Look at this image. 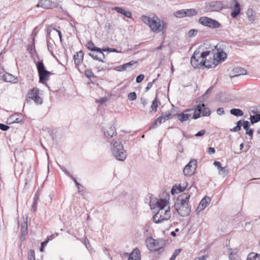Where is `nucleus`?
I'll list each match as a JSON object with an SVG mask.
<instances>
[{
  "mask_svg": "<svg viewBox=\"0 0 260 260\" xmlns=\"http://www.w3.org/2000/svg\"><path fill=\"white\" fill-rule=\"evenodd\" d=\"M168 202L167 199H155L151 201L150 207L152 208L157 207V212L153 215V221L156 223H160L170 219L171 216L170 207L168 206Z\"/></svg>",
  "mask_w": 260,
  "mask_h": 260,
  "instance_id": "obj_1",
  "label": "nucleus"
},
{
  "mask_svg": "<svg viewBox=\"0 0 260 260\" xmlns=\"http://www.w3.org/2000/svg\"><path fill=\"white\" fill-rule=\"evenodd\" d=\"M190 196L188 193H182L179 197L178 202L174 205L175 210L182 217L187 216L191 212V208L188 204Z\"/></svg>",
  "mask_w": 260,
  "mask_h": 260,
  "instance_id": "obj_2",
  "label": "nucleus"
},
{
  "mask_svg": "<svg viewBox=\"0 0 260 260\" xmlns=\"http://www.w3.org/2000/svg\"><path fill=\"white\" fill-rule=\"evenodd\" d=\"M111 144L112 145V152L115 158L120 161L124 160L126 157V152L123 149L121 141L120 140H113Z\"/></svg>",
  "mask_w": 260,
  "mask_h": 260,
  "instance_id": "obj_3",
  "label": "nucleus"
},
{
  "mask_svg": "<svg viewBox=\"0 0 260 260\" xmlns=\"http://www.w3.org/2000/svg\"><path fill=\"white\" fill-rule=\"evenodd\" d=\"M212 52L210 51H203L200 54L199 51L196 50L191 57L190 63L194 68H201L203 66V59L206 58Z\"/></svg>",
  "mask_w": 260,
  "mask_h": 260,
  "instance_id": "obj_4",
  "label": "nucleus"
},
{
  "mask_svg": "<svg viewBox=\"0 0 260 260\" xmlns=\"http://www.w3.org/2000/svg\"><path fill=\"white\" fill-rule=\"evenodd\" d=\"M37 6L46 9L56 8L58 12H62V15L71 16L61 6H58L57 0H39Z\"/></svg>",
  "mask_w": 260,
  "mask_h": 260,
  "instance_id": "obj_5",
  "label": "nucleus"
},
{
  "mask_svg": "<svg viewBox=\"0 0 260 260\" xmlns=\"http://www.w3.org/2000/svg\"><path fill=\"white\" fill-rule=\"evenodd\" d=\"M144 22H148L151 29L155 32L162 31L164 27L163 21L158 17H142Z\"/></svg>",
  "mask_w": 260,
  "mask_h": 260,
  "instance_id": "obj_6",
  "label": "nucleus"
},
{
  "mask_svg": "<svg viewBox=\"0 0 260 260\" xmlns=\"http://www.w3.org/2000/svg\"><path fill=\"white\" fill-rule=\"evenodd\" d=\"M36 67L39 74V82L41 83H45L52 73L46 70L42 61H38L36 63Z\"/></svg>",
  "mask_w": 260,
  "mask_h": 260,
  "instance_id": "obj_7",
  "label": "nucleus"
},
{
  "mask_svg": "<svg viewBox=\"0 0 260 260\" xmlns=\"http://www.w3.org/2000/svg\"><path fill=\"white\" fill-rule=\"evenodd\" d=\"M145 243L147 248L151 251H156L162 250L164 243L162 240H155L149 237L146 239Z\"/></svg>",
  "mask_w": 260,
  "mask_h": 260,
  "instance_id": "obj_8",
  "label": "nucleus"
},
{
  "mask_svg": "<svg viewBox=\"0 0 260 260\" xmlns=\"http://www.w3.org/2000/svg\"><path fill=\"white\" fill-rule=\"evenodd\" d=\"M206 51L212 52V54H209V56H207L209 57L208 59L207 58L203 59L202 64H203V66L208 69L216 67L218 64V61L216 60L215 58L214 50L212 49V50H207Z\"/></svg>",
  "mask_w": 260,
  "mask_h": 260,
  "instance_id": "obj_9",
  "label": "nucleus"
},
{
  "mask_svg": "<svg viewBox=\"0 0 260 260\" xmlns=\"http://www.w3.org/2000/svg\"><path fill=\"white\" fill-rule=\"evenodd\" d=\"M199 21L202 25L211 28H218L220 26V23L217 21L209 17H200Z\"/></svg>",
  "mask_w": 260,
  "mask_h": 260,
  "instance_id": "obj_10",
  "label": "nucleus"
},
{
  "mask_svg": "<svg viewBox=\"0 0 260 260\" xmlns=\"http://www.w3.org/2000/svg\"><path fill=\"white\" fill-rule=\"evenodd\" d=\"M171 113L170 112H167L165 113H162L161 115L159 116L150 126L149 129L155 128L158 125L164 123L166 121L171 118Z\"/></svg>",
  "mask_w": 260,
  "mask_h": 260,
  "instance_id": "obj_11",
  "label": "nucleus"
},
{
  "mask_svg": "<svg viewBox=\"0 0 260 260\" xmlns=\"http://www.w3.org/2000/svg\"><path fill=\"white\" fill-rule=\"evenodd\" d=\"M197 161L195 159L190 160L183 169V173L185 176H190L196 170Z\"/></svg>",
  "mask_w": 260,
  "mask_h": 260,
  "instance_id": "obj_12",
  "label": "nucleus"
},
{
  "mask_svg": "<svg viewBox=\"0 0 260 260\" xmlns=\"http://www.w3.org/2000/svg\"><path fill=\"white\" fill-rule=\"evenodd\" d=\"M198 14V11L194 9H182L177 11L174 12L173 13L174 16H194Z\"/></svg>",
  "mask_w": 260,
  "mask_h": 260,
  "instance_id": "obj_13",
  "label": "nucleus"
},
{
  "mask_svg": "<svg viewBox=\"0 0 260 260\" xmlns=\"http://www.w3.org/2000/svg\"><path fill=\"white\" fill-rule=\"evenodd\" d=\"M230 8L232 10L231 16H238L241 12L240 3L237 0H232L230 3Z\"/></svg>",
  "mask_w": 260,
  "mask_h": 260,
  "instance_id": "obj_14",
  "label": "nucleus"
},
{
  "mask_svg": "<svg viewBox=\"0 0 260 260\" xmlns=\"http://www.w3.org/2000/svg\"><path fill=\"white\" fill-rule=\"evenodd\" d=\"M28 98L34 101L37 104H41L42 100L39 96V90L38 88H33L30 90L28 94Z\"/></svg>",
  "mask_w": 260,
  "mask_h": 260,
  "instance_id": "obj_15",
  "label": "nucleus"
},
{
  "mask_svg": "<svg viewBox=\"0 0 260 260\" xmlns=\"http://www.w3.org/2000/svg\"><path fill=\"white\" fill-rule=\"evenodd\" d=\"M215 49L217 51V52L215 54V58L216 60L218 61V63L220 61L222 60H224L227 57V54L223 51L222 49L221 48V45L219 44H217L216 46H214Z\"/></svg>",
  "mask_w": 260,
  "mask_h": 260,
  "instance_id": "obj_16",
  "label": "nucleus"
},
{
  "mask_svg": "<svg viewBox=\"0 0 260 260\" xmlns=\"http://www.w3.org/2000/svg\"><path fill=\"white\" fill-rule=\"evenodd\" d=\"M211 202V199L210 197L206 196L205 197L198 205L197 208L196 210V212L197 214H199L201 211H202L205 208H206Z\"/></svg>",
  "mask_w": 260,
  "mask_h": 260,
  "instance_id": "obj_17",
  "label": "nucleus"
},
{
  "mask_svg": "<svg viewBox=\"0 0 260 260\" xmlns=\"http://www.w3.org/2000/svg\"><path fill=\"white\" fill-rule=\"evenodd\" d=\"M112 12L116 11L118 14H121L123 16H132V12L127 11L125 10L123 7H114L111 9Z\"/></svg>",
  "mask_w": 260,
  "mask_h": 260,
  "instance_id": "obj_18",
  "label": "nucleus"
},
{
  "mask_svg": "<svg viewBox=\"0 0 260 260\" xmlns=\"http://www.w3.org/2000/svg\"><path fill=\"white\" fill-rule=\"evenodd\" d=\"M192 109H187L180 114H177L176 115L179 121L184 122L187 121L191 117V114L187 113L188 112L191 111Z\"/></svg>",
  "mask_w": 260,
  "mask_h": 260,
  "instance_id": "obj_19",
  "label": "nucleus"
},
{
  "mask_svg": "<svg viewBox=\"0 0 260 260\" xmlns=\"http://www.w3.org/2000/svg\"><path fill=\"white\" fill-rule=\"evenodd\" d=\"M86 46L89 50L91 51V52L94 51L96 52V53H99V54L102 56L103 58H105V54L103 53V50L101 48L95 47L93 42L91 41L88 42L86 44Z\"/></svg>",
  "mask_w": 260,
  "mask_h": 260,
  "instance_id": "obj_20",
  "label": "nucleus"
},
{
  "mask_svg": "<svg viewBox=\"0 0 260 260\" xmlns=\"http://www.w3.org/2000/svg\"><path fill=\"white\" fill-rule=\"evenodd\" d=\"M116 135V131L114 126L108 127L104 129V136L107 138H111Z\"/></svg>",
  "mask_w": 260,
  "mask_h": 260,
  "instance_id": "obj_21",
  "label": "nucleus"
},
{
  "mask_svg": "<svg viewBox=\"0 0 260 260\" xmlns=\"http://www.w3.org/2000/svg\"><path fill=\"white\" fill-rule=\"evenodd\" d=\"M209 6L212 11H218L223 8V5L220 1H213L210 3Z\"/></svg>",
  "mask_w": 260,
  "mask_h": 260,
  "instance_id": "obj_22",
  "label": "nucleus"
},
{
  "mask_svg": "<svg viewBox=\"0 0 260 260\" xmlns=\"http://www.w3.org/2000/svg\"><path fill=\"white\" fill-rule=\"evenodd\" d=\"M3 79L5 82H11L13 83H16L18 81L17 77H15L14 75L9 73H6L3 75Z\"/></svg>",
  "mask_w": 260,
  "mask_h": 260,
  "instance_id": "obj_23",
  "label": "nucleus"
},
{
  "mask_svg": "<svg viewBox=\"0 0 260 260\" xmlns=\"http://www.w3.org/2000/svg\"><path fill=\"white\" fill-rule=\"evenodd\" d=\"M84 53L82 51H79L74 55L75 63L78 66L82 62L83 59Z\"/></svg>",
  "mask_w": 260,
  "mask_h": 260,
  "instance_id": "obj_24",
  "label": "nucleus"
},
{
  "mask_svg": "<svg viewBox=\"0 0 260 260\" xmlns=\"http://www.w3.org/2000/svg\"><path fill=\"white\" fill-rule=\"evenodd\" d=\"M22 121V119L20 118L17 114H14L8 118L7 123L10 124L14 123H20Z\"/></svg>",
  "mask_w": 260,
  "mask_h": 260,
  "instance_id": "obj_25",
  "label": "nucleus"
},
{
  "mask_svg": "<svg viewBox=\"0 0 260 260\" xmlns=\"http://www.w3.org/2000/svg\"><path fill=\"white\" fill-rule=\"evenodd\" d=\"M233 74L234 77H237L240 75H243L247 74V71L240 67L235 68L233 70Z\"/></svg>",
  "mask_w": 260,
  "mask_h": 260,
  "instance_id": "obj_26",
  "label": "nucleus"
},
{
  "mask_svg": "<svg viewBox=\"0 0 260 260\" xmlns=\"http://www.w3.org/2000/svg\"><path fill=\"white\" fill-rule=\"evenodd\" d=\"M21 239L22 237L24 239L25 236L27 233V217H25V219L22 223L21 226Z\"/></svg>",
  "mask_w": 260,
  "mask_h": 260,
  "instance_id": "obj_27",
  "label": "nucleus"
},
{
  "mask_svg": "<svg viewBox=\"0 0 260 260\" xmlns=\"http://www.w3.org/2000/svg\"><path fill=\"white\" fill-rule=\"evenodd\" d=\"M140 254L139 249L135 248L129 255L128 260H140Z\"/></svg>",
  "mask_w": 260,
  "mask_h": 260,
  "instance_id": "obj_28",
  "label": "nucleus"
},
{
  "mask_svg": "<svg viewBox=\"0 0 260 260\" xmlns=\"http://www.w3.org/2000/svg\"><path fill=\"white\" fill-rule=\"evenodd\" d=\"M214 165L219 171V174L220 175H225L226 173V170L225 168L222 167L219 161H215Z\"/></svg>",
  "mask_w": 260,
  "mask_h": 260,
  "instance_id": "obj_29",
  "label": "nucleus"
},
{
  "mask_svg": "<svg viewBox=\"0 0 260 260\" xmlns=\"http://www.w3.org/2000/svg\"><path fill=\"white\" fill-rule=\"evenodd\" d=\"M137 61L132 60L129 62L123 64L125 71H130L134 68V66L137 63Z\"/></svg>",
  "mask_w": 260,
  "mask_h": 260,
  "instance_id": "obj_30",
  "label": "nucleus"
},
{
  "mask_svg": "<svg viewBox=\"0 0 260 260\" xmlns=\"http://www.w3.org/2000/svg\"><path fill=\"white\" fill-rule=\"evenodd\" d=\"M199 106H203L204 107H201V114L203 115V116H209L211 112H210V109L208 108H207L205 107V104H201V105H199Z\"/></svg>",
  "mask_w": 260,
  "mask_h": 260,
  "instance_id": "obj_31",
  "label": "nucleus"
},
{
  "mask_svg": "<svg viewBox=\"0 0 260 260\" xmlns=\"http://www.w3.org/2000/svg\"><path fill=\"white\" fill-rule=\"evenodd\" d=\"M204 107L203 106H199L198 105L196 108L194 110V113L193 114L192 118L196 119L199 118L201 116V107Z\"/></svg>",
  "mask_w": 260,
  "mask_h": 260,
  "instance_id": "obj_32",
  "label": "nucleus"
},
{
  "mask_svg": "<svg viewBox=\"0 0 260 260\" xmlns=\"http://www.w3.org/2000/svg\"><path fill=\"white\" fill-rule=\"evenodd\" d=\"M247 260H260V254L253 252L250 253L247 256Z\"/></svg>",
  "mask_w": 260,
  "mask_h": 260,
  "instance_id": "obj_33",
  "label": "nucleus"
},
{
  "mask_svg": "<svg viewBox=\"0 0 260 260\" xmlns=\"http://www.w3.org/2000/svg\"><path fill=\"white\" fill-rule=\"evenodd\" d=\"M230 113L236 116H241L243 115L242 110L239 109L233 108L230 110Z\"/></svg>",
  "mask_w": 260,
  "mask_h": 260,
  "instance_id": "obj_34",
  "label": "nucleus"
},
{
  "mask_svg": "<svg viewBox=\"0 0 260 260\" xmlns=\"http://www.w3.org/2000/svg\"><path fill=\"white\" fill-rule=\"evenodd\" d=\"M99 53H96V52L92 51L89 53V55H90L93 59L99 60V61L104 62L101 57H99L98 54Z\"/></svg>",
  "mask_w": 260,
  "mask_h": 260,
  "instance_id": "obj_35",
  "label": "nucleus"
},
{
  "mask_svg": "<svg viewBox=\"0 0 260 260\" xmlns=\"http://www.w3.org/2000/svg\"><path fill=\"white\" fill-rule=\"evenodd\" d=\"M250 120L251 124H254L260 121V113L250 115Z\"/></svg>",
  "mask_w": 260,
  "mask_h": 260,
  "instance_id": "obj_36",
  "label": "nucleus"
},
{
  "mask_svg": "<svg viewBox=\"0 0 260 260\" xmlns=\"http://www.w3.org/2000/svg\"><path fill=\"white\" fill-rule=\"evenodd\" d=\"M158 99L156 97L154 100L152 101V103L151 106L152 111L155 112L157 111L158 107Z\"/></svg>",
  "mask_w": 260,
  "mask_h": 260,
  "instance_id": "obj_37",
  "label": "nucleus"
},
{
  "mask_svg": "<svg viewBox=\"0 0 260 260\" xmlns=\"http://www.w3.org/2000/svg\"><path fill=\"white\" fill-rule=\"evenodd\" d=\"M187 182H184L182 184L177 185V189L179 190L178 192H181L185 190L187 186Z\"/></svg>",
  "mask_w": 260,
  "mask_h": 260,
  "instance_id": "obj_38",
  "label": "nucleus"
},
{
  "mask_svg": "<svg viewBox=\"0 0 260 260\" xmlns=\"http://www.w3.org/2000/svg\"><path fill=\"white\" fill-rule=\"evenodd\" d=\"M89 2L92 1L93 2L94 4H93V2L89 3L91 5L93 6V7H95L96 4L98 5H101L102 6H103V4L105 5H106V3L105 2H102L101 0H88Z\"/></svg>",
  "mask_w": 260,
  "mask_h": 260,
  "instance_id": "obj_39",
  "label": "nucleus"
},
{
  "mask_svg": "<svg viewBox=\"0 0 260 260\" xmlns=\"http://www.w3.org/2000/svg\"><path fill=\"white\" fill-rule=\"evenodd\" d=\"M213 86H210L206 91L205 93L203 95L202 98L203 100H205L206 99L208 98V95L210 94L213 90Z\"/></svg>",
  "mask_w": 260,
  "mask_h": 260,
  "instance_id": "obj_40",
  "label": "nucleus"
},
{
  "mask_svg": "<svg viewBox=\"0 0 260 260\" xmlns=\"http://www.w3.org/2000/svg\"><path fill=\"white\" fill-rule=\"evenodd\" d=\"M59 167V168L69 177L73 178V176L66 169V168L64 167L61 166V165L58 164Z\"/></svg>",
  "mask_w": 260,
  "mask_h": 260,
  "instance_id": "obj_41",
  "label": "nucleus"
},
{
  "mask_svg": "<svg viewBox=\"0 0 260 260\" xmlns=\"http://www.w3.org/2000/svg\"><path fill=\"white\" fill-rule=\"evenodd\" d=\"M59 167V168L69 177L73 178V176L66 169V168L64 167L61 166V165L58 164Z\"/></svg>",
  "mask_w": 260,
  "mask_h": 260,
  "instance_id": "obj_42",
  "label": "nucleus"
},
{
  "mask_svg": "<svg viewBox=\"0 0 260 260\" xmlns=\"http://www.w3.org/2000/svg\"><path fill=\"white\" fill-rule=\"evenodd\" d=\"M28 259L29 260H36L35 252L34 250H30L28 251Z\"/></svg>",
  "mask_w": 260,
  "mask_h": 260,
  "instance_id": "obj_43",
  "label": "nucleus"
},
{
  "mask_svg": "<svg viewBox=\"0 0 260 260\" xmlns=\"http://www.w3.org/2000/svg\"><path fill=\"white\" fill-rule=\"evenodd\" d=\"M85 75L88 78H90L91 77H94L93 73L90 70H86L85 71Z\"/></svg>",
  "mask_w": 260,
  "mask_h": 260,
  "instance_id": "obj_44",
  "label": "nucleus"
},
{
  "mask_svg": "<svg viewBox=\"0 0 260 260\" xmlns=\"http://www.w3.org/2000/svg\"><path fill=\"white\" fill-rule=\"evenodd\" d=\"M128 98L129 100L134 101L137 98L136 93L135 92H131L128 94Z\"/></svg>",
  "mask_w": 260,
  "mask_h": 260,
  "instance_id": "obj_45",
  "label": "nucleus"
},
{
  "mask_svg": "<svg viewBox=\"0 0 260 260\" xmlns=\"http://www.w3.org/2000/svg\"><path fill=\"white\" fill-rule=\"evenodd\" d=\"M144 78V75L143 74L139 75L136 78V82L139 83L141 82Z\"/></svg>",
  "mask_w": 260,
  "mask_h": 260,
  "instance_id": "obj_46",
  "label": "nucleus"
},
{
  "mask_svg": "<svg viewBox=\"0 0 260 260\" xmlns=\"http://www.w3.org/2000/svg\"><path fill=\"white\" fill-rule=\"evenodd\" d=\"M197 31L196 29H190L188 32V35L190 37H193L196 36Z\"/></svg>",
  "mask_w": 260,
  "mask_h": 260,
  "instance_id": "obj_47",
  "label": "nucleus"
},
{
  "mask_svg": "<svg viewBox=\"0 0 260 260\" xmlns=\"http://www.w3.org/2000/svg\"><path fill=\"white\" fill-rule=\"evenodd\" d=\"M242 125L243 127V128L245 129V131L247 129L249 128L250 126V123L248 121H244L242 123Z\"/></svg>",
  "mask_w": 260,
  "mask_h": 260,
  "instance_id": "obj_48",
  "label": "nucleus"
},
{
  "mask_svg": "<svg viewBox=\"0 0 260 260\" xmlns=\"http://www.w3.org/2000/svg\"><path fill=\"white\" fill-rule=\"evenodd\" d=\"M9 128L10 127L8 125L0 123V129L3 131H7Z\"/></svg>",
  "mask_w": 260,
  "mask_h": 260,
  "instance_id": "obj_49",
  "label": "nucleus"
},
{
  "mask_svg": "<svg viewBox=\"0 0 260 260\" xmlns=\"http://www.w3.org/2000/svg\"><path fill=\"white\" fill-rule=\"evenodd\" d=\"M73 181L74 182H75L76 185L77 186V188H78V191L79 192H80V187L81 186V184L77 182L76 179L73 176V178H71Z\"/></svg>",
  "mask_w": 260,
  "mask_h": 260,
  "instance_id": "obj_50",
  "label": "nucleus"
},
{
  "mask_svg": "<svg viewBox=\"0 0 260 260\" xmlns=\"http://www.w3.org/2000/svg\"><path fill=\"white\" fill-rule=\"evenodd\" d=\"M156 80V79H154L152 82H149L148 83L146 87L145 88V91H148L152 86L153 83Z\"/></svg>",
  "mask_w": 260,
  "mask_h": 260,
  "instance_id": "obj_51",
  "label": "nucleus"
},
{
  "mask_svg": "<svg viewBox=\"0 0 260 260\" xmlns=\"http://www.w3.org/2000/svg\"><path fill=\"white\" fill-rule=\"evenodd\" d=\"M206 132L205 130L202 129L200 131V132H198L197 134H195L196 137H201L205 135Z\"/></svg>",
  "mask_w": 260,
  "mask_h": 260,
  "instance_id": "obj_52",
  "label": "nucleus"
},
{
  "mask_svg": "<svg viewBox=\"0 0 260 260\" xmlns=\"http://www.w3.org/2000/svg\"><path fill=\"white\" fill-rule=\"evenodd\" d=\"M37 209V204L33 202V204L30 208V210L32 212H35L36 211Z\"/></svg>",
  "mask_w": 260,
  "mask_h": 260,
  "instance_id": "obj_53",
  "label": "nucleus"
},
{
  "mask_svg": "<svg viewBox=\"0 0 260 260\" xmlns=\"http://www.w3.org/2000/svg\"><path fill=\"white\" fill-rule=\"evenodd\" d=\"M241 127L239 126V125H237L234 127V128L231 129V131L233 132H239L241 130Z\"/></svg>",
  "mask_w": 260,
  "mask_h": 260,
  "instance_id": "obj_54",
  "label": "nucleus"
},
{
  "mask_svg": "<svg viewBox=\"0 0 260 260\" xmlns=\"http://www.w3.org/2000/svg\"><path fill=\"white\" fill-rule=\"evenodd\" d=\"M39 200V198L38 191H37L35 193L34 198V203L38 204Z\"/></svg>",
  "mask_w": 260,
  "mask_h": 260,
  "instance_id": "obj_55",
  "label": "nucleus"
},
{
  "mask_svg": "<svg viewBox=\"0 0 260 260\" xmlns=\"http://www.w3.org/2000/svg\"><path fill=\"white\" fill-rule=\"evenodd\" d=\"M217 113L218 115H221L224 114V111L222 108H218L217 110Z\"/></svg>",
  "mask_w": 260,
  "mask_h": 260,
  "instance_id": "obj_56",
  "label": "nucleus"
},
{
  "mask_svg": "<svg viewBox=\"0 0 260 260\" xmlns=\"http://www.w3.org/2000/svg\"><path fill=\"white\" fill-rule=\"evenodd\" d=\"M181 249H176L173 253V255L175 257H176V256L181 252Z\"/></svg>",
  "mask_w": 260,
  "mask_h": 260,
  "instance_id": "obj_57",
  "label": "nucleus"
},
{
  "mask_svg": "<svg viewBox=\"0 0 260 260\" xmlns=\"http://www.w3.org/2000/svg\"><path fill=\"white\" fill-rule=\"evenodd\" d=\"M253 130L250 128L246 130V134L251 137L253 135Z\"/></svg>",
  "mask_w": 260,
  "mask_h": 260,
  "instance_id": "obj_58",
  "label": "nucleus"
},
{
  "mask_svg": "<svg viewBox=\"0 0 260 260\" xmlns=\"http://www.w3.org/2000/svg\"><path fill=\"white\" fill-rule=\"evenodd\" d=\"M177 190H178L177 189V185H175L173 186V187L172 188L171 191V193L172 194H174L175 193H177L176 191Z\"/></svg>",
  "mask_w": 260,
  "mask_h": 260,
  "instance_id": "obj_59",
  "label": "nucleus"
},
{
  "mask_svg": "<svg viewBox=\"0 0 260 260\" xmlns=\"http://www.w3.org/2000/svg\"><path fill=\"white\" fill-rule=\"evenodd\" d=\"M116 70L117 71H119V72L125 71V70H124V69L123 68V64L117 67L116 68Z\"/></svg>",
  "mask_w": 260,
  "mask_h": 260,
  "instance_id": "obj_60",
  "label": "nucleus"
},
{
  "mask_svg": "<svg viewBox=\"0 0 260 260\" xmlns=\"http://www.w3.org/2000/svg\"><path fill=\"white\" fill-rule=\"evenodd\" d=\"M215 152V150L213 147H209L208 148V153L210 154H214Z\"/></svg>",
  "mask_w": 260,
  "mask_h": 260,
  "instance_id": "obj_61",
  "label": "nucleus"
},
{
  "mask_svg": "<svg viewBox=\"0 0 260 260\" xmlns=\"http://www.w3.org/2000/svg\"><path fill=\"white\" fill-rule=\"evenodd\" d=\"M106 50H107L109 52H119V51L116 49H114V48H108L104 50V51H106Z\"/></svg>",
  "mask_w": 260,
  "mask_h": 260,
  "instance_id": "obj_62",
  "label": "nucleus"
},
{
  "mask_svg": "<svg viewBox=\"0 0 260 260\" xmlns=\"http://www.w3.org/2000/svg\"><path fill=\"white\" fill-rule=\"evenodd\" d=\"M181 141L178 145V146H177V148H178V150L179 152H183V149L182 147V145H181Z\"/></svg>",
  "mask_w": 260,
  "mask_h": 260,
  "instance_id": "obj_63",
  "label": "nucleus"
},
{
  "mask_svg": "<svg viewBox=\"0 0 260 260\" xmlns=\"http://www.w3.org/2000/svg\"><path fill=\"white\" fill-rule=\"evenodd\" d=\"M36 27L34 29L31 36H32V42H35V37L36 35Z\"/></svg>",
  "mask_w": 260,
  "mask_h": 260,
  "instance_id": "obj_64",
  "label": "nucleus"
}]
</instances>
